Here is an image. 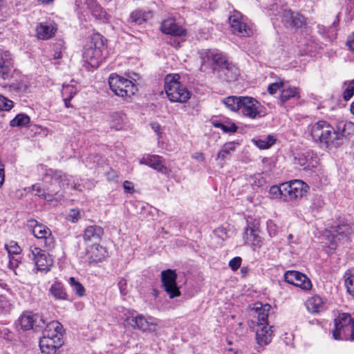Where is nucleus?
Listing matches in <instances>:
<instances>
[{"instance_id": "f257e3e1", "label": "nucleus", "mask_w": 354, "mask_h": 354, "mask_svg": "<svg viewBox=\"0 0 354 354\" xmlns=\"http://www.w3.org/2000/svg\"><path fill=\"white\" fill-rule=\"evenodd\" d=\"M346 127L344 122L333 127L326 120H318L308 126V131L315 142L330 149L342 146L346 140Z\"/></svg>"}, {"instance_id": "f03ea898", "label": "nucleus", "mask_w": 354, "mask_h": 354, "mask_svg": "<svg viewBox=\"0 0 354 354\" xmlns=\"http://www.w3.org/2000/svg\"><path fill=\"white\" fill-rule=\"evenodd\" d=\"M270 307L268 304H259L253 308L254 317L256 319L252 322L256 332V342L259 346H265L272 341V327L268 323Z\"/></svg>"}, {"instance_id": "7ed1b4c3", "label": "nucleus", "mask_w": 354, "mask_h": 354, "mask_svg": "<svg viewBox=\"0 0 354 354\" xmlns=\"http://www.w3.org/2000/svg\"><path fill=\"white\" fill-rule=\"evenodd\" d=\"M64 344L63 326L57 321L46 324L43 336L39 340V348L44 354H56L57 351Z\"/></svg>"}, {"instance_id": "20e7f679", "label": "nucleus", "mask_w": 354, "mask_h": 354, "mask_svg": "<svg viewBox=\"0 0 354 354\" xmlns=\"http://www.w3.org/2000/svg\"><path fill=\"white\" fill-rule=\"evenodd\" d=\"M106 41L102 35L94 33L85 45L83 58L92 67H97L99 66L103 52L106 49Z\"/></svg>"}, {"instance_id": "39448f33", "label": "nucleus", "mask_w": 354, "mask_h": 354, "mask_svg": "<svg viewBox=\"0 0 354 354\" xmlns=\"http://www.w3.org/2000/svg\"><path fill=\"white\" fill-rule=\"evenodd\" d=\"M178 74L167 75L165 78V91L169 100L172 102L184 103L191 97V93L179 82Z\"/></svg>"}, {"instance_id": "423d86ee", "label": "nucleus", "mask_w": 354, "mask_h": 354, "mask_svg": "<svg viewBox=\"0 0 354 354\" xmlns=\"http://www.w3.org/2000/svg\"><path fill=\"white\" fill-rule=\"evenodd\" d=\"M333 337L335 340H354V317L347 313H339L334 319Z\"/></svg>"}, {"instance_id": "0eeeda50", "label": "nucleus", "mask_w": 354, "mask_h": 354, "mask_svg": "<svg viewBox=\"0 0 354 354\" xmlns=\"http://www.w3.org/2000/svg\"><path fill=\"white\" fill-rule=\"evenodd\" d=\"M109 84L114 94L122 97H131L137 91L136 86L131 80L117 74L110 75Z\"/></svg>"}, {"instance_id": "6e6552de", "label": "nucleus", "mask_w": 354, "mask_h": 354, "mask_svg": "<svg viewBox=\"0 0 354 354\" xmlns=\"http://www.w3.org/2000/svg\"><path fill=\"white\" fill-rule=\"evenodd\" d=\"M28 257L39 271H49L53 263V259L48 253L35 246L29 248Z\"/></svg>"}, {"instance_id": "1a4fd4ad", "label": "nucleus", "mask_w": 354, "mask_h": 354, "mask_svg": "<svg viewBox=\"0 0 354 354\" xmlns=\"http://www.w3.org/2000/svg\"><path fill=\"white\" fill-rule=\"evenodd\" d=\"M201 58L203 66H207L213 71H218V72L228 62L226 57L216 49L207 50L201 53Z\"/></svg>"}, {"instance_id": "9d476101", "label": "nucleus", "mask_w": 354, "mask_h": 354, "mask_svg": "<svg viewBox=\"0 0 354 354\" xmlns=\"http://www.w3.org/2000/svg\"><path fill=\"white\" fill-rule=\"evenodd\" d=\"M262 106L255 98L248 96L242 97L240 113L245 118L255 120L262 117Z\"/></svg>"}, {"instance_id": "9b49d317", "label": "nucleus", "mask_w": 354, "mask_h": 354, "mask_svg": "<svg viewBox=\"0 0 354 354\" xmlns=\"http://www.w3.org/2000/svg\"><path fill=\"white\" fill-rule=\"evenodd\" d=\"M29 225L32 227V234L39 240L44 246L51 249L54 248L55 241L52 236L50 230L46 226L39 224L36 220L31 219L28 221Z\"/></svg>"}, {"instance_id": "f8f14e48", "label": "nucleus", "mask_w": 354, "mask_h": 354, "mask_svg": "<svg viewBox=\"0 0 354 354\" xmlns=\"http://www.w3.org/2000/svg\"><path fill=\"white\" fill-rule=\"evenodd\" d=\"M285 201H293L303 197L307 192L308 186L301 180H294L284 183Z\"/></svg>"}, {"instance_id": "ddd939ff", "label": "nucleus", "mask_w": 354, "mask_h": 354, "mask_svg": "<svg viewBox=\"0 0 354 354\" xmlns=\"http://www.w3.org/2000/svg\"><path fill=\"white\" fill-rule=\"evenodd\" d=\"M229 22L234 35L240 37H250L253 33L252 28L245 23V18L240 12H236L230 15Z\"/></svg>"}, {"instance_id": "4468645a", "label": "nucleus", "mask_w": 354, "mask_h": 354, "mask_svg": "<svg viewBox=\"0 0 354 354\" xmlns=\"http://www.w3.org/2000/svg\"><path fill=\"white\" fill-rule=\"evenodd\" d=\"M177 274L174 270L168 269L161 272V280L165 292L171 299L180 296V292L176 284Z\"/></svg>"}, {"instance_id": "2eb2a0df", "label": "nucleus", "mask_w": 354, "mask_h": 354, "mask_svg": "<svg viewBox=\"0 0 354 354\" xmlns=\"http://www.w3.org/2000/svg\"><path fill=\"white\" fill-rule=\"evenodd\" d=\"M15 70L12 55L9 50L0 49V78L10 80Z\"/></svg>"}, {"instance_id": "dca6fc26", "label": "nucleus", "mask_w": 354, "mask_h": 354, "mask_svg": "<svg viewBox=\"0 0 354 354\" xmlns=\"http://www.w3.org/2000/svg\"><path fill=\"white\" fill-rule=\"evenodd\" d=\"M284 280L287 283L299 287L303 290H308L312 288L310 279L306 274L299 271H286L284 274Z\"/></svg>"}, {"instance_id": "f3484780", "label": "nucleus", "mask_w": 354, "mask_h": 354, "mask_svg": "<svg viewBox=\"0 0 354 354\" xmlns=\"http://www.w3.org/2000/svg\"><path fill=\"white\" fill-rule=\"evenodd\" d=\"M281 22L287 28L298 29L306 25V18L299 12L285 10L281 14Z\"/></svg>"}, {"instance_id": "a211bd4d", "label": "nucleus", "mask_w": 354, "mask_h": 354, "mask_svg": "<svg viewBox=\"0 0 354 354\" xmlns=\"http://www.w3.org/2000/svg\"><path fill=\"white\" fill-rule=\"evenodd\" d=\"M295 164L302 167L304 170H310L317 167V156L312 150L308 149L295 156Z\"/></svg>"}, {"instance_id": "6ab92c4d", "label": "nucleus", "mask_w": 354, "mask_h": 354, "mask_svg": "<svg viewBox=\"0 0 354 354\" xmlns=\"http://www.w3.org/2000/svg\"><path fill=\"white\" fill-rule=\"evenodd\" d=\"M132 322L134 323V328L143 332H155L158 329L159 321L156 318L149 317L146 318L142 315H138L132 318Z\"/></svg>"}, {"instance_id": "aec40b11", "label": "nucleus", "mask_w": 354, "mask_h": 354, "mask_svg": "<svg viewBox=\"0 0 354 354\" xmlns=\"http://www.w3.org/2000/svg\"><path fill=\"white\" fill-rule=\"evenodd\" d=\"M140 164L147 165L163 174L168 173L164 158L158 155H147L140 160Z\"/></svg>"}, {"instance_id": "412c9836", "label": "nucleus", "mask_w": 354, "mask_h": 354, "mask_svg": "<svg viewBox=\"0 0 354 354\" xmlns=\"http://www.w3.org/2000/svg\"><path fill=\"white\" fill-rule=\"evenodd\" d=\"M13 81L8 85L9 91L17 93H26L29 88L27 77L19 73H12Z\"/></svg>"}, {"instance_id": "4be33fe9", "label": "nucleus", "mask_w": 354, "mask_h": 354, "mask_svg": "<svg viewBox=\"0 0 354 354\" xmlns=\"http://www.w3.org/2000/svg\"><path fill=\"white\" fill-rule=\"evenodd\" d=\"M259 225L255 223L248 227L245 232L246 240L251 244L253 250L256 248H260L263 245V239L259 235Z\"/></svg>"}, {"instance_id": "5701e85b", "label": "nucleus", "mask_w": 354, "mask_h": 354, "mask_svg": "<svg viewBox=\"0 0 354 354\" xmlns=\"http://www.w3.org/2000/svg\"><path fill=\"white\" fill-rule=\"evenodd\" d=\"M57 28L48 22L39 23L36 27L37 36L40 39H48L55 35Z\"/></svg>"}, {"instance_id": "b1692460", "label": "nucleus", "mask_w": 354, "mask_h": 354, "mask_svg": "<svg viewBox=\"0 0 354 354\" xmlns=\"http://www.w3.org/2000/svg\"><path fill=\"white\" fill-rule=\"evenodd\" d=\"M46 178H50L59 183L60 187H68L71 180V176L63 174L61 171L49 169L45 174Z\"/></svg>"}, {"instance_id": "393cba45", "label": "nucleus", "mask_w": 354, "mask_h": 354, "mask_svg": "<svg viewBox=\"0 0 354 354\" xmlns=\"http://www.w3.org/2000/svg\"><path fill=\"white\" fill-rule=\"evenodd\" d=\"M220 76L227 82H234L239 75V68L232 62H227L218 71Z\"/></svg>"}, {"instance_id": "a878e982", "label": "nucleus", "mask_w": 354, "mask_h": 354, "mask_svg": "<svg viewBox=\"0 0 354 354\" xmlns=\"http://www.w3.org/2000/svg\"><path fill=\"white\" fill-rule=\"evenodd\" d=\"M162 32L169 34L174 36H182L185 35V30L178 26L172 19L165 20L161 26Z\"/></svg>"}, {"instance_id": "bb28decb", "label": "nucleus", "mask_w": 354, "mask_h": 354, "mask_svg": "<svg viewBox=\"0 0 354 354\" xmlns=\"http://www.w3.org/2000/svg\"><path fill=\"white\" fill-rule=\"evenodd\" d=\"M104 234V230L99 225L88 226L84 231L83 239L84 241H98Z\"/></svg>"}, {"instance_id": "cd10ccee", "label": "nucleus", "mask_w": 354, "mask_h": 354, "mask_svg": "<svg viewBox=\"0 0 354 354\" xmlns=\"http://www.w3.org/2000/svg\"><path fill=\"white\" fill-rule=\"evenodd\" d=\"M211 123L214 127L221 129L225 133H233L238 130V127L230 119L212 120Z\"/></svg>"}, {"instance_id": "c85d7f7f", "label": "nucleus", "mask_w": 354, "mask_h": 354, "mask_svg": "<svg viewBox=\"0 0 354 354\" xmlns=\"http://www.w3.org/2000/svg\"><path fill=\"white\" fill-rule=\"evenodd\" d=\"M107 253L106 249L99 244L93 245L89 252V263H97L102 261Z\"/></svg>"}, {"instance_id": "c756f323", "label": "nucleus", "mask_w": 354, "mask_h": 354, "mask_svg": "<svg viewBox=\"0 0 354 354\" xmlns=\"http://www.w3.org/2000/svg\"><path fill=\"white\" fill-rule=\"evenodd\" d=\"M306 307L309 312L312 313H318L324 310V305L322 298L318 295H315L307 300Z\"/></svg>"}, {"instance_id": "7c9ffc66", "label": "nucleus", "mask_w": 354, "mask_h": 354, "mask_svg": "<svg viewBox=\"0 0 354 354\" xmlns=\"http://www.w3.org/2000/svg\"><path fill=\"white\" fill-rule=\"evenodd\" d=\"M50 293L55 299L57 300H66L68 299V295L66 292L64 285L59 282L55 281L49 289Z\"/></svg>"}, {"instance_id": "2f4dec72", "label": "nucleus", "mask_w": 354, "mask_h": 354, "mask_svg": "<svg viewBox=\"0 0 354 354\" xmlns=\"http://www.w3.org/2000/svg\"><path fill=\"white\" fill-rule=\"evenodd\" d=\"M126 115L122 112H113L109 115L110 127L116 131L122 129Z\"/></svg>"}, {"instance_id": "473e14b6", "label": "nucleus", "mask_w": 354, "mask_h": 354, "mask_svg": "<svg viewBox=\"0 0 354 354\" xmlns=\"http://www.w3.org/2000/svg\"><path fill=\"white\" fill-rule=\"evenodd\" d=\"M152 17V12L138 10L131 14V20L136 24L140 25Z\"/></svg>"}, {"instance_id": "72a5a7b5", "label": "nucleus", "mask_w": 354, "mask_h": 354, "mask_svg": "<svg viewBox=\"0 0 354 354\" xmlns=\"http://www.w3.org/2000/svg\"><path fill=\"white\" fill-rule=\"evenodd\" d=\"M243 96H229L222 100L225 106L230 111L237 112L240 111Z\"/></svg>"}, {"instance_id": "f704fd0d", "label": "nucleus", "mask_w": 354, "mask_h": 354, "mask_svg": "<svg viewBox=\"0 0 354 354\" xmlns=\"http://www.w3.org/2000/svg\"><path fill=\"white\" fill-rule=\"evenodd\" d=\"M300 97L299 89L296 87L282 88L280 100L284 103L291 98L299 99Z\"/></svg>"}, {"instance_id": "c9c22d12", "label": "nucleus", "mask_w": 354, "mask_h": 354, "mask_svg": "<svg viewBox=\"0 0 354 354\" xmlns=\"http://www.w3.org/2000/svg\"><path fill=\"white\" fill-rule=\"evenodd\" d=\"M86 1L89 9L95 17L102 19L105 16L106 12L96 0H86Z\"/></svg>"}, {"instance_id": "e433bc0d", "label": "nucleus", "mask_w": 354, "mask_h": 354, "mask_svg": "<svg viewBox=\"0 0 354 354\" xmlns=\"http://www.w3.org/2000/svg\"><path fill=\"white\" fill-rule=\"evenodd\" d=\"M33 319L34 317L32 313L22 314L19 319L21 328L24 330L33 329Z\"/></svg>"}, {"instance_id": "4c0bfd02", "label": "nucleus", "mask_w": 354, "mask_h": 354, "mask_svg": "<svg viewBox=\"0 0 354 354\" xmlns=\"http://www.w3.org/2000/svg\"><path fill=\"white\" fill-rule=\"evenodd\" d=\"M30 122V117L25 113H19L10 122L12 127H22L27 126Z\"/></svg>"}, {"instance_id": "58836bf2", "label": "nucleus", "mask_w": 354, "mask_h": 354, "mask_svg": "<svg viewBox=\"0 0 354 354\" xmlns=\"http://www.w3.org/2000/svg\"><path fill=\"white\" fill-rule=\"evenodd\" d=\"M275 141V138L273 136L269 135L263 138L256 140L254 142L259 149H265L273 145Z\"/></svg>"}, {"instance_id": "ea45409f", "label": "nucleus", "mask_w": 354, "mask_h": 354, "mask_svg": "<svg viewBox=\"0 0 354 354\" xmlns=\"http://www.w3.org/2000/svg\"><path fill=\"white\" fill-rule=\"evenodd\" d=\"M68 283L70 284L73 291L80 297L85 295V288L82 283L77 281L74 277L69 278Z\"/></svg>"}, {"instance_id": "a19ab883", "label": "nucleus", "mask_w": 354, "mask_h": 354, "mask_svg": "<svg viewBox=\"0 0 354 354\" xmlns=\"http://www.w3.org/2000/svg\"><path fill=\"white\" fill-rule=\"evenodd\" d=\"M283 188H286L284 183L281 184L280 186H272L270 188L269 194L272 198H283L285 201V191Z\"/></svg>"}, {"instance_id": "79ce46f5", "label": "nucleus", "mask_w": 354, "mask_h": 354, "mask_svg": "<svg viewBox=\"0 0 354 354\" xmlns=\"http://www.w3.org/2000/svg\"><path fill=\"white\" fill-rule=\"evenodd\" d=\"M234 142H229L225 144L222 149L218 151L217 155V158L221 160V161H225L227 156L234 150Z\"/></svg>"}, {"instance_id": "37998d69", "label": "nucleus", "mask_w": 354, "mask_h": 354, "mask_svg": "<svg viewBox=\"0 0 354 354\" xmlns=\"http://www.w3.org/2000/svg\"><path fill=\"white\" fill-rule=\"evenodd\" d=\"M345 286L347 292L352 296H354V274L346 272L344 274Z\"/></svg>"}, {"instance_id": "c03bdc74", "label": "nucleus", "mask_w": 354, "mask_h": 354, "mask_svg": "<svg viewBox=\"0 0 354 354\" xmlns=\"http://www.w3.org/2000/svg\"><path fill=\"white\" fill-rule=\"evenodd\" d=\"M267 232L269 236H277L281 230V227L277 225L272 220H268L266 223Z\"/></svg>"}, {"instance_id": "a18cd8bd", "label": "nucleus", "mask_w": 354, "mask_h": 354, "mask_svg": "<svg viewBox=\"0 0 354 354\" xmlns=\"http://www.w3.org/2000/svg\"><path fill=\"white\" fill-rule=\"evenodd\" d=\"M351 232V228L346 225H338L336 230L335 231V234H333L334 241L335 242V239H340V237L346 236Z\"/></svg>"}, {"instance_id": "49530a36", "label": "nucleus", "mask_w": 354, "mask_h": 354, "mask_svg": "<svg viewBox=\"0 0 354 354\" xmlns=\"http://www.w3.org/2000/svg\"><path fill=\"white\" fill-rule=\"evenodd\" d=\"M346 86L343 92V98L344 100H349L354 95V79L351 81L344 83Z\"/></svg>"}, {"instance_id": "de8ad7c7", "label": "nucleus", "mask_w": 354, "mask_h": 354, "mask_svg": "<svg viewBox=\"0 0 354 354\" xmlns=\"http://www.w3.org/2000/svg\"><path fill=\"white\" fill-rule=\"evenodd\" d=\"M77 93V88L70 84L64 85L62 90V95L63 98H73Z\"/></svg>"}, {"instance_id": "09e8293b", "label": "nucleus", "mask_w": 354, "mask_h": 354, "mask_svg": "<svg viewBox=\"0 0 354 354\" xmlns=\"http://www.w3.org/2000/svg\"><path fill=\"white\" fill-rule=\"evenodd\" d=\"M5 248L8 253V256H18L20 254L21 251L20 247L17 245V243L14 241H11L8 244L5 245Z\"/></svg>"}, {"instance_id": "8fccbe9b", "label": "nucleus", "mask_w": 354, "mask_h": 354, "mask_svg": "<svg viewBox=\"0 0 354 354\" xmlns=\"http://www.w3.org/2000/svg\"><path fill=\"white\" fill-rule=\"evenodd\" d=\"M14 106V102L0 94V111H8Z\"/></svg>"}, {"instance_id": "3c124183", "label": "nucleus", "mask_w": 354, "mask_h": 354, "mask_svg": "<svg viewBox=\"0 0 354 354\" xmlns=\"http://www.w3.org/2000/svg\"><path fill=\"white\" fill-rule=\"evenodd\" d=\"M34 319H33V329L34 330H39L43 328L44 326L46 327L45 320L44 317L39 314H33Z\"/></svg>"}, {"instance_id": "603ef678", "label": "nucleus", "mask_w": 354, "mask_h": 354, "mask_svg": "<svg viewBox=\"0 0 354 354\" xmlns=\"http://www.w3.org/2000/svg\"><path fill=\"white\" fill-rule=\"evenodd\" d=\"M14 333L10 329L4 326H0V337L7 341H12L14 339Z\"/></svg>"}, {"instance_id": "864d4df0", "label": "nucleus", "mask_w": 354, "mask_h": 354, "mask_svg": "<svg viewBox=\"0 0 354 354\" xmlns=\"http://www.w3.org/2000/svg\"><path fill=\"white\" fill-rule=\"evenodd\" d=\"M21 257L18 256H10L9 257V268L15 272V274H17V269L19 268V264L21 263Z\"/></svg>"}, {"instance_id": "5fc2aeb1", "label": "nucleus", "mask_w": 354, "mask_h": 354, "mask_svg": "<svg viewBox=\"0 0 354 354\" xmlns=\"http://www.w3.org/2000/svg\"><path fill=\"white\" fill-rule=\"evenodd\" d=\"M31 189L33 192H35V194L36 196H38L39 197L44 199H48L45 189L42 188L39 184L37 183L33 185L31 187Z\"/></svg>"}, {"instance_id": "6e6d98bb", "label": "nucleus", "mask_w": 354, "mask_h": 354, "mask_svg": "<svg viewBox=\"0 0 354 354\" xmlns=\"http://www.w3.org/2000/svg\"><path fill=\"white\" fill-rule=\"evenodd\" d=\"M68 217L71 222L75 223L82 217L81 211L77 209H72L69 212Z\"/></svg>"}, {"instance_id": "4d7b16f0", "label": "nucleus", "mask_w": 354, "mask_h": 354, "mask_svg": "<svg viewBox=\"0 0 354 354\" xmlns=\"http://www.w3.org/2000/svg\"><path fill=\"white\" fill-rule=\"evenodd\" d=\"M242 259L239 257H236L232 259L229 262V266L233 271L237 270L241 264Z\"/></svg>"}, {"instance_id": "13d9d810", "label": "nucleus", "mask_w": 354, "mask_h": 354, "mask_svg": "<svg viewBox=\"0 0 354 354\" xmlns=\"http://www.w3.org/2000/svg\"><path fill=\"white\" fill-rule=\"evenodd\" d=\"M283 82L273 83V84H271L270 85H269V86L268 88V91L270 94H274L277 93V91L278 90H281L283 88Z\"/></svg>"}, {"instance_id": "bf43d9fd", "label": "nucleus", "mask_w": 354, "mask_h": 354, "mask_svg": "<svg viewBox=\"0 0 354 354\" xmlns=\"http://www.w3.org/2000/svg\"><path fill=\"white\" fill-rule=\"evenodd\" d=\"M118 288L122 295H126L127 293V280L124 279H121L118 283Z\"/></svg>"}, {"instance_id": "052dcab7", "label": "nucleus", "mask_w": 354, "mask_h": 354, "mask_svg": "<svg viewBox=\"0 0 354 354\" xmlns=\"http://www.w3.org/2000/svg\"><path fill=\"white\" fill-rule=\"evenodd\" d=\"M123 188L127 193H133L134 192L133 185L129 180H125L123 183Z\"/></svg>"}, {"instance_id": "680f3d73", "label": "nucleus", "mask_w": 354, "mask_h": 354, "mask_svg": "<svg viewBox=\"0 0 354 354\" xmlns=\"http://www.w3.org/2000/svg\"><path fill=\"white\" fill-rule=\"evenodd\" d=\"M346 44L348 49L353 53H354V35L348 37Z\"/></svg>"}, {"instance_id": "e2e57ef3", "label": "nucleus", "mask_w": 354, "mask_h": 354, "mask_svg": "<svg viewBox=\"0 0 354 354\" xmlns=\"http://www.w3.org/2000/svg\"><path fill=\"white\" fill-rule=\"evenodd\" d=\"M5 180L4 165L0 162V188L2 187Z\"/></svg>"}, {"instance_id": "0e129e2a", "label": "nucleus", "mask_w": 354, "mask_h": 354, "mask_svg": "<svg viewBox=\"0 0 354 354\" xmlns=\"http://www.w3.org/2000/svg\"><path fill=\"white\" fill-rule=\"evenodd\" d=\"M192 158L198 162H203L205 160L204 154L201 152H196L193 153Z\"/></svg>"}, {"instance_id": "69168bd1", "label": "nucleus", "mask_w": 354, "mask_h": 354, "mask_svg": "<svg viewBox=\"0 0 354 354\" xmlns=\"http://www.w3.org/2000/svg\"><path fill=\"white\" fill-rule=\"evenodd\" d=\"M216 232L218 234V236H220L223 240L227 238L226 231L224 228H218L216 230Z\"/></svg>"}, {"instance_id": "338daca9", "label": "nucleus", "mask_w": 354, "mask_h": 354, "mask_svg": "<svg viewBox=\"0 0 354 354\" xmlns=\"http://www.w3.org/2000/svg\"><path fill=\"white\" fill-rule=\"evenodd\" d=\"M151 129L158 135H160V125L157 122L151 124Z\"/></svg>"}, {"instance_id": "774afa93", "label": "nucleus", "mask_w": 354, "mask_h": 354, "mask_svg": "<svg viewBox=\"0 0 354 354\" xmlns=\"http://www.w3.org/2000/svg\"><path fill=\"white\" fill-rule=\"evenodd\" d=\"M288 245H291V244H297V242L296 240H294L293 239V235L290 234L288 236Z\"/></svg>"}]
</instances>
